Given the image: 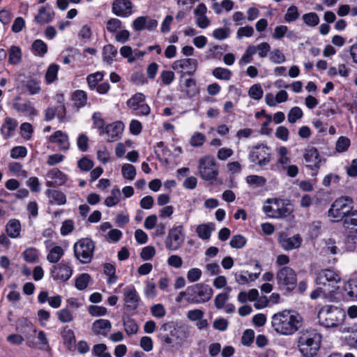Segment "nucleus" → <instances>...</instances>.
Instances as JSON below:
<instances>
[{
  "mask_svg": "<svg viewBox=\"0 0 357 357\" xmlns=\"http://www.w3.org/2000/svg\"><path fill=\"white\" fill-rule=\"evenodd\" d=\"M303 319L296 311L284 310L274 314L271 317L273 330L281 335H291L303 326Z\"/></svg>",
  "mask_w": 357,
  "mask_h": 357,
  "instance_id": "obj_1",
  "label": "nucleus"
},
{
  "mask_svg": "<svg viewBox=\"0 0 357 357\" xmlns=\"http://www.w3.org/2000/svg\"><path fill=\"white\" fill-rule=\"evenodd\" d=\"M322 335L316 329L307 328L299 333L298 348L305 357H313L320 349Z\"/></svg>",
  "mask_w": 357,
  "mask_h": 357,
  "instance_id": "obj_2",
  "label": "nucleus"
},
{
  "mask_svg": "<svg viewBox=\"0 0 357 357\" xmlns=\"http://www.w3.org/2000/svg\"><path fill=\"white\" fill-rule=\"evenodd\" d=\"M345 316V312L341 307L326 305L319 310L318 322L326 328H335L343 323Z\"/></svg>",
  "mask_w": 357,
  "mask_h": 357,
  "instance_id": "obj_3",
  "label": "nucleus"
},
{
  "mask_svg": "<svg viewBox=\"0 0 357 357\" xmlns=\"http://www.w3.org/2000/svg\"><path fill=\"white\" fill-rule=\"evenodd\" d=\"M263 211L268 218H283L292 213L293 207L288 199L271 198L264 202Z\"/></svg>",
  "mask_w": 357,
  "mask_h": 357,
  "instance_id": "obj_4",
  "label": "nucleus"
},
{
  "mask_svg": "<svg viewBox=\"0 0 357 357\" xmlns=\"http://www.w3.org/2000/svg\"><path fill=\"white\" fill-rule=\"evenodd\" d=\"M354 208V200L348 196H342L335 199L331 204L328 215L331 221L337 222L344 219Z\"/></svg>",
  "mask_w": 357,
  "mask_h": 357,
  "instance_id": "obj_5",
  "label": "nucleus"
},
{
  "mask_svg": "<svg viewBox=\"0 0 357 357\" xmlns=\"http://www.w3.org/2000/svg\"><path fill=\"white\" fill-rule=\"evenodd\" d=\"M187 302L192 304L204 303L213 294L211 287L204 283H197L186 288Z\"/></svg>",
  "mask_w": 357,
  "mask_h": 357,
  "instance_id": "obj_6",
  "label": "nucleus"
},
{
  "mask_svg": "<svg viewBox=\"0 0 357 357\" xmlns=\"http://www.w3.org/2000/svg\"><path fill=\"white\" fill-rule=\"evenodd\" d=\"M197 171L202 180L209 182L215 181L219 174L218 165L215 158L209 155L199 159Z\"/></svg>",
  "mask_w": 357,
  "mask_h": 357,
  "instance_id": "obj_7",
  "label": "nucleus"
},
{
  "mask_svg": "<svg viewBox=\"0 0 357 357\" xmlns=\"http://www.w3.org/2000/svg\"><path fill=\"white\" fill-rule=\"evenodd\" d=\"M340 276L333 270L322 269L316 273L315 282L324 287V291L333 293L337 289V284L340 282Z\"/></svg>",
  "mask_w": 357,
  "mask_h": 357,
  "instance_id": "obj_8",
  "label": "nucleus"
},
{
  "mask_svg": "<svg viewBox=\"0 0 357 357\" xmlns=\"http://www.w3.org/2000/svg\"><path fill=\"white\" fill-rule=\"evenodd\" d=\"M75 257L82 264L91 261L95 250V243L90 238L79 240L73 246Z\"/></svg>",
  "mask_w": 357,
  "mask_h": 357,
  "instance_id": "obj_9",
  "label": "nucleus"
},
{
  "mask_svg": "<svg viewBox=\"0 0 357 357\" xmlns=\"http://www.w3.org/2000/svg\"><path fill=\"white\" fill-rule=\"evenodd\" d=\"M248 159L260 167L268 165L271 159L269 147L264 144L253 146L248 154Z\"/></svg>",
  "mask_w": 357,
  "mask_h": 357,
  "instance_id": "obj_10",
  "label": "nucleus"
},
{
  "mask_svg": "<svg viewBox=\"0 0 357 357\" xmlns=\"http://www.w3.org/2000/svg\"><path fill=\"white\" fill-rule=\"evenodd\" d=\"M198 67V61L194 58H181L175 60L171 65L172 70L183 77L192 76Z\"/></svg>",
  "mask_w": 357,
  "mask_h": 357,
  "instance_id": "obj_11",
  "label": "nucleus"
},
{
  "mask_svg": "<svg viewBox=\"0 0 357 357\" xmlns=\"http://www.w3.org/2000/svg\"><path fill=\"white\" fill-rule=\"evenodd\" d=\"M185 232L182 225L174 226L167 234L165 244L167 250L176 251L182 245L185 240Z\"/></svg>",
  "mask_w": 357,
  "mask_h": 357,
  "instance_id": "obj_12",
  "label": "nucleus"
},
{
  "mask_svg": "<svg viewBox=\"0 0 357 357\" xmlns=\"http://www.w3.org/2000/svg\"><path fill=\"white\" fill-rule=\"evenodd\" d=\"M278 284L287 290L295 288L297 282V277L295 271L289 266H284L279 269L276 274Z\"/></svg>",
  "mask_w": 357,
  "mask_h": 357,
  "instance_id": "obj_13",
  "label": "nucleus"
},
{
  "mask_svg": "<svg viewBox=\"0 0 357 357\" xmlns=\"http://www.w3.org/2000/svg\"><path fill=\"white\" fill-rule=\"evenodd\" d=\"M73 266L71 263L65 260L54 265L50 269V273L55 281L66 282L72 276Z\"/></svg>",
  "mask_w": 357,
  "mask_h": 357,
  "instance_id": "obj_14",
  "label": "nucleus"
},
{
  "mask_svg": "<svg viewBox=\"0 0 357 357\" xmlns=\"http://www.w3.org/2000/svg\"><path fill=\"white\" fill-rule=\"evenodd\" d=\"M13 109L17 113L24 114L29 118H33L38 114V111L33 104L28 99H23L21 96H16L11 101Z\"/></svg>",
  "mask_w": 357,
  "mask_h": 357,
  "instance_id": "obj_15",
  "label": "nucleus"
},
{
  "mask_svg": "<svg viewBox=\"0 0 357 357\" xmlns=\"http://www.w3.org/2000/svg\"><path fill=\"white\" fill-rule=\"evenodd\" d=\"M304 160L307 163L306 168L312 171L311 176H316L320 169L322 159L319 153L318 150L314 147L306 149L303 155Z\"/></svg>",
  "mask_w": 357,
  "mask_h": 357,
  "instance_id": "obj_16",
  "label": "nucleus"
},
{
  "mask_svg": "<svg viewBox=\"0 0 357 357\" xmlns=\"http://www.w3.org/2000/svg\"><path fill=\"white\" fill-rule=\"evenodd\" d=\"M45 181V184L47 188L61 186L66 183L68 176L58 168H53L47 172Z\"/></svg>",
  "mask_w": 357,
  "mask_h": 357,
  "instance_id": "obj_17",
  "label": "nucleus"
},
{
  "mask_svg": "<svg viewBox=\"0 0 357 357\" xmlns=\"http://www.w3.org/2000/svg\"><path fill=\"white\" fill-rule=\"evenodd\" d=\"M178 87L188 98L195 97L198 93L196 80L192 77L185 78L183 75H179Z\"/></svg>",
  "mask_w": 357,
  "mask_h": 357,
  "instance_id": "obj_18",
  "label": "nucleus"
},
{
  "mask_svg": "<svg viewBox=\"0 0 357 357\" xmlns=\"http://www.w3.org/2000/svg\"><path fill=\"white\" fill-rule=\"evenodd\" d=\"M126 307L128 310H135L138 307L140 297L133 285L127 286L123 289Z\"/></svg>",
  "mask_w": 357,
  "mask_h": 357,
  "instance_id": "obj_19",
  "label": "nucleus"
},
{
  "mask_svg": "<svg viewBox=\"0 0 357 357\" xmlns=\"http://www.w3.org/2000/svg\"><path fill=\"white\" fill-rule=\"evenodd\" d=\"M112 12L119 17H128L132 13V3L130 0H115L112 3Z\"/></svg>",
  "mask_w": 357,
  "mask_h": 357,
  "instance_id": "obj_20",
  "label": "nucleus"
},
{
  "mask_svg": "<svg viewBox=\"0 0 357 357\" xmlns=\"http://www.w3.org/2000/svg\"><path fill=\"white\" fill-rule=\"evenodd\" d=\"M49 143L56 144L59 149L66 151L70 148V142L68 135L61 130H56L53 134L47 137Z\"/></svg>",
  "mask_w": 357,
  "mask_h": 357,
  "instance_id": "obj_21",
  "label": "nucleus"
},
{
  "mask_svg": "<svg viewBox=\"0 0 357 357\" xmlns=\"http://www.w3.org/2000/svg\"><path fill=\"white\" fill-rule=\"evenodd\" d=\"M112 329V323L105 319L96 320L91 326V331L95 335L103 337H107Z\"/></svg>",
  "mask_w": 357,
  "mask_h": 357,
  "instance_id": "obj_22",
  "label": "nucleus"
},
{
  "mask_svg": "<svg viewBox=\"0 0 357 357\" xmlns=\"http://www.w3.org/2000/svg\"><path fill=\"white\" fill-rule=\"evenodd\" d=\"M124 125L121 121H116L105 126V134L107 135V141L116 142L119 140L123 131Z\"/></svg>",
  "mask_w": 357,
  "mask_h": 357,
  "instance_id": "obj_23",
  "label": "nucleus"
},
{
  "mask_svg": "<svg viewBox=\"0 0 357 357\" xmlns=\"http://www.w3.org/2000/svg\"><path fill=\"white\" fill-rule=\"evenodd\" d=\"M22 91H26L29 95H36L40 93L41 82L39 79L29 76L25 80L21 82Z\"/></svg>",
  "mask_w": 357,
  "mask_h": 357,
  "instance_id": "obj_24",
  "label": "nucleus"
},
{
  "mask_svg": "<svg viewBox=\"0 0 357 357\" xmlns=\"http://www.w3.org/2000/svg\"><path fill=\"white\" fill-rule=\"evenodd\" d=\"M55 16L54 11L50 8L41 6L34 16V22L39 25L48 24L54 20Z\"/></svg>",
  "mask_w": 357,
  "mask_h": 357,
  "instance_id": "obj_25",
  "label": "nucleus"
},
{
  "mask_svg": "<svg viewBox=\"0 0 357 357\" xmlns=\"http://www.w3.org/2000/svg\"><path fill=\"white\" fill-rule=\"evenodd\" d=\"M302 241V238L298 234L294 235L291 237L282 235L279 238V243L281 247L285 250H291L298 248L301 246Z\"/></svg>",
  "mask_w": 357,
  "mask_h": 357,
  "instance_id": "obj_26",
  "label": "nucleus"
},
{
  "mask_svg": "<svg viewBox=\"0 0 357 357\" xmlns=\"http://www.w3.org/2000/svg\"><path fill=\"white\" fill-rule=\"evenodd\" d=\"M45 194L49 199L50 204H56L59 206H61L66 204V196L61 190L51 189V188H48V189L45 190Z\"/></svg>",
  "mask_w": 357,
  "mask_h": 357,
  "instance_id": "obj_27",
  "label": "nucleus"
},
{
  "mask_svg": "<svg viewBox=\"0 0 357 357\" xmlns=\"http://www.w3.org/2000/svg\"><path fill=\"white\" fill-rule=\"evenodd\" d=\"M21 321L24 326L29 328L33 333H37L38 344L41 345L43 349H47L49 347V340L45 331H37L36 327L26 318H23Z\"/></svg>",
  "mask_w": 357,
  "mask_h": 357,
  "instance_id": "obj_28",
  "label": "nucleus"
},
{
  "mask_svg": "<svg viewBox=\"0 0 357 357\" xmlns=\"http://www.w3.org/2000/svg\"><path fill=\"white\" fill-rule=\"evenodd\" d=\"M17 124L18 123L17 120L10 117H6L1 127V132L4 138L7 139L13 135Z\"/></svg>",
  "mask_w": 357,
  "mask_h": 357,
  "instance_id": "obj_29",
  "label": "nucleus"
},
{
  "mask_svg": "<svg viewBox=\"0 0 357 357\" xmlns=\"http://www.w3.org/2000/svg\"><path fill=\"white\" fill-rule=\"evenodd\" d=\"M259 276V273H249L248 271H240L234 274L235 280L239 284H245L250 282L256 280Z\"/></svg>",
  "mask_w": 357,
  "mask_h": 357,
  "instance_id": "obj_30",
  "label": "nucleus"
},
{
  "mask_svg": "<svg viewBox=\"0 0 357 357\" xmlns=\"http://www.w3.org/2000/svg\"><path fill=\"white\" fill-rule=\"evenodd\" d=\"M22 227L20 220L17 219L10 220L6 225V231L8 236L11 238L20 237Z\"/></svg>",
  "mask_w": 357,
  "mask_h": 357,
  "instance_id": "obj_31",
  "label": "nucleus"
},
{
  "mask_svg": "<svg viewBox=\"0 0 357 357\" xmlns=\"http://www.w3.org/2000/svg\"><path fill=\"white\" fill-rule=\"evenodd\" d=\"M123 326L128 336L137 334L139 331V326L135 320L128 316L123 318Z\"/></svg>",
  "mask_w": 357,
  "mask_h": 357,
  "instance_id": "obj_32",
  "label": "nucleus"
},
{
  "mask_svg": "<svg viewBox=\"0 0 357 357\" xmlns=\"http://www.w3.org/2000/svg\"><path fill=\"white\" fill-rule=\"evenodd\" d=\"M87 100V93L83 90H76L72 94L73 104L78 109L84 107Z\"/></svg>",
  "mask_w": 357,
  "mask_h": 357,
  "instance_id": "obj_33",
  "label": "nucleus"
},
{
  "mask_svg": "<svg viewBox=\"0 0 357 357\" xmlns=\"http://www.w3.org/2000/svg\"><path fill=\"white\" fill-rule=\"evenodd\" d=\"M64 255V250L59 245H54L50 248L47 259L50 263L58 264Z\"/></svg>",
  "mask_w": 357,
  "mask_h": 357,
  "instance_id": "obj_34",
  "label": "nucleus"
},
{
  "mask_svg": "<svg viewBox=\"0 0 357 357\" xmlns=\"http://www.w3.org/2000/svg\"><path fill=\"white\" fill-rule=\"evenodd\" d=\"M118 53L117 48L113 45L109 44L104 46L102 50L103 61L106 63L111 64L114 61V58Z\"/></svg>",
  "mask_w": 357,
  "mask_h": 357,
  "instance_id": "obj_35",
  "label": "nucleus"
},
{
  "mask_svg": "<svg viewBox=\"0 0 357 357\" xmlns=\"http://www.w3.org/2000/svg\"><path fill=\"white\" fill-rule=\"evenodd\" d=\"M22 54L21 49L13 45L8 50V62L11 65H17L22 61Z\"/></svg>",
  "mask_w": 357,
  "mask_h": 357,
  "instance_id": "obj_36",
  "label": "nucleus"
},
{
  "mask_svg": "<svg viewBox=\"0 0 357 357\" xmlns=\"http://www.w3.org/2000/svg\"><path fill=\"white\" fill-rule=\"evenodd\" d=\"M104 75L105 73L100 71L89 74L86 77V82L89 89L94 90L96 87L100 84V82L103 79Z\"/></svg>",
  "mask_w": 357,
  "mask_h": 357,
  "instance_id": "obj_37",
  "label": "nucleus"
},
{
  "mask_svg": "<svg viewBox=\"0 0 357 357\" xmlns=\"http://www.w3.org/2000/svg\"><path fill=\"white\" fill-rule=\"evenodd\" d=\"M343 225L346 229L357 231V210L353 208L344 219Z\"/></svg>",
  "mask_w": 357,
  "mask_h": 357,
  "instance_id": "obj_38",
  "label": "nucleus"
},
{
  "mask_svg": "<svg viewBox=\"0 0 357 357\" xmlns=\"http://www.w3.org/2000/svg\"><path fill=\"white\" fill-rule=\"evenodd\" d=\"M213 229V226L212 224H202L197 226L196 232L200 238L208 240L211 237Z\"/></svg>",
  "mask_w": 357,
  "mask_h": 357,
  "instance_id": "obj_39",
  "label": "nucleus"
},
{
  "mask_svg": "<svg viewBox=\"0 0 357 357\" xmlns=\"http://www.w3.org/2000/svg\"><path fill=\"white\" fill-rule=\"evenodd\" d=\"M289 153L287 148L284 146H280L278 149V162L282 167V168H286V166L289 165L291 162L290 158L288 155Z\"/></svg>",
  "mask_w": 357,
  "mask_h": 357,
  "instance_id": "obj_40",
  "label": "nucleus"
},
{
  "mask_svg": "<svg viewBox=\"0 0 357 357\" xmlns=\"http://www.w3.org/2000/svg\"><path fill=\"white\" fill-rule=\"evenodd\" d=\"M31 50L36 55L43 56L47 52V45L43 40L37 39L32 43Z\"/></svg>",
  "mask_w": 357,
  "mask_h": 357,
  "instance_id": "obj_41",
  "label": "nucleus"
},
{
  "mask_svg": "<svg viewBox=\"0 0 357 357\" xmlns=\"http://www.w3.org/2000/svg\"><path fill=\"white\" fill-rule=\"evenodd\" d=\"M58 320L62 324L70 323L74 320V315L72 311L67 307H63L56 313Z\"/></svg>",
  "mask_w": 357,
  "mask_h": 357,
  "instance_id": "obj_42",
  "label": "nucleus"
},
{
  "mask_svg": "<svg viewBox=\"0 0 357 357\" xmlns=\"http://www.w3.org/2000/svg\"><path fill=\"white\" fill-rule=\"evenodd\" d=\"M8 167L9 171L16 176L26 178L28 176V172L23 169L22 165L20 162H10Z\"/></svg>",
  "mask_w": 357,
  "mask_h": 357,
  "instance_id": "obj_43",
  "label": "nucleus"
},
{
  "mask_svg": "<svg viewBox=\"0 0 357 357\" xmlns=\"http://www.w3.org/2000/svg\"><path fill=\"white\" fill-rule=\"evenodd\" d=\"M213 75L221 80L228 81L232 76V73L230 70L222 67H217L213 70Z\"/></svg>",
  "mask_w": 357,
  "mask_h": 357,
  "instance_id": "obj_44",
  "label": "nucleus"
},
{
  "mask_svg": "<svg viewBox=\"0 0 357 357\" xmlns=\"http://www.w3.org/2000/svg\"><path fill=\"white\" fill-rule=\"evenodd\" d=\"M104 273L108 277L107 282L109 284L116 283L117 281V276L116 275L115 266L109 263L104 265Z\"/></svg>",
  "mask_w": 357,
  "mask_h": 357,
  "instance_id": "obj_45",
  "label": "nucleus"
},
{
  "mask_svg": "<svg viewBox=\"0 0 357 357\" xmlns=\"http://www.w3.org/2000/svg\"><path fill=\"white\" fill-rule=\"evenodd\" d=\"M144 293L148 298H155L158 296L155 283L151 280H147L145 282V287L144 288Z\"/></svg>",
  "mask_w": 357,
  "mask_h": 357,
  "instance_id": "obj_46",
  "label": "nucleus"
},
{
  "mask_svg": "<svg viewBox=\"0 0 357 357\" xmlns=\"http://www.w3.org/2000/svg\"><path fill=\"white\" fill-rule=\"evenodd\" d=\"M60 335L64 344H71L75 341L74 332L68 326H64L60 330Z\"/></svg>",
  "mask_w": 357,
  "mask_h": 357,
  "instance_id": "obj_47",
  "label": "nucleus"
},
{
  "mask_svg": "<svg viewBox=\"0 0 357 357\" xmlns=\"http://www.w3.org/2000/svg\"><path fill=\"white\" fill-rule=\"evenodd\" d=\"M304 23L309 26H316L319 24L320 20L316 13L310 12L302 16Z\"/></svg>",
  "mask_w": 357,
  "mask_h": 357,
  "instance_id": "obj_48",
  "label": "nucleus"
},
{
  "mask_svg": "<svg viewBox=\"0 0 357 357\" xmlns=\"http://www.w3.org/2000/svg\"><path fill=\"white\" fill-rule=\"evenodd\" d=\"M263 95L264 91L259 84L252 85L248 90V96L253 100H259L262 98Z\"/></svg>",
  "mask_w": 357,
  "mask_h": 357,
  "instance_id": "obj_49",
  "label": "nucleus"
},
{
  "mask_svg": "<svg viewBox=\"0 0 357 357\" xmlns=\"http://www.w3.org/2000/svg\"><path fill=\"white\" fill-rule=\"evenodd\" d=\"M299 16L300 13L298 12V8L296 6L292 5L287 8V12L284 16V19L286 22L290 23L297 20L299 18Z\"/></svg>",
  "mask_w": 357,
  "mask_h": 357,
  "instance_id": "obj_50",
  "label": "nucleus"
},
{
  "mask_svg": "<svg viewBox=\"0 0 357 357\" xmlns=\"http://www.w3.org/2000/svg\"><path fill=\"white\" fill-rule=\"evenodd\" d=\"M144 100L145 96L142 93H137L128 100L127 105L133 110H137V107Z\"/></svg>",
  "mask_w": 357,
  "mask_h": 357,
  "instance_id": "obj_51",
  "label": "nucleus"
},
{
  "mask_svg": "<svg viewBox=\"0 0 357 357\" xmlns=\"http://www.w3.org/2000/svg\"><path fill=\"white\" fill-rule=\"evenodd\" d=\"M120 202V191L117 188H114L111 191V195L105 199V204L107 207L116 206Z\"/></svg>",
  "mask_w": 357,
  "mask_h": 357,
  "instance_id": "obj_52",
  "label": "nucleus"
},
{
  "mask_svg": "<svg viewBox=\"0 0 357 357\" xmlns=\"http://www.w3.org/2000/svg\"><path fill=\"white\" fill-rule=\"evenodd\" d=\"M121 173L124 178L132 181L136 176V169L132 165L126 163L123 165Z\"/></svg>",
  "mask_w": 357,
  "mask_h": 357,
  "instance_id": "obj_53",
  "label": "nucleus"
},
{
  "mask_svg": "<svg viewBox=\"0 0 357 357\" xmlns=\"http://www.w3.org/2000/svg\"><path fill=\"white\" fill-rule=\"evenodd\" d=\"M90 280L89 274L82 273L76 278L75 286L78 290H84L88 287Z\"/></svg>",
  "mask_w": 357,
  "mask_h": 357,
  "instance_id": "obj_54",
  "label": "nucleus"
},
{
  "mask_svg": "<svg viewBox=\"0 0 357 357\" xmlns=\"http://www.w3.org/2000/svg\"><path fill=\"white\" fill-rule=\"evenodd\" d=\"M92 120L94 126L98 129L99 135H102L105 134V121L102 117V114L100 112H95L92 116Z\"/></svg>",
  "mask_w": 357,
  "mask_h": 357,
  "instance_id": "obj_55",
  "label": "nucleus"
},
{
  "mask_svg": "<svg viewBox=\"0 0 357 357\" xmlns=\"http://www.w3.org/2000/svg\"><path fill=\"white\" fill-rule=\"evenodd\" d=\"M107 350V347L105 344H96L93 347L92 354L97 357H112Z\"/></svg>",
  "mask_w": 357,
  "mask_h": 357,
  "instance_id": "obj_56",
  "label": "nucleus"
},
{
  "mask_svg": "<svg viewBox=\"0 0 357 357\" xmlns=\"http://www.w3.org/2000/svg\"><path fill=\"white\" fill-rule=\"evenodd\" d=\"M38 250L34 248H29L23 252V257L26 261L29 263H35L38 259Z\"/></svg>",
  "mask_w": 357,
  "mask_h": 357,
  "instance_id": "obj_57",
  "label": "nucleus"
},
{
  "mask_svg": "<svg viewBox=\"0 0 357 357\" xmlns=\"http://www.w3.org/2000/svg\"><path fill=\"white\" fill-rule=\"evenodd\" d=\"M206 141V136L200 132H195L190 139L189 143L192 147H200Z\"/></svg>",
  "mask_w": 357,
  "mask_h": 357,
  "instance_id": "obj_58",
  "label": "nucleus"
},
{
  "mask_svg": "<svg viewBox=\"0 0 357 357\" xmlns=\"http://www.w3.org/2000/svg\"><path fill=\"white\" fill-rule=\"evenodd\" d=\"M250 46L254 47L255 54L258 53L259 56L262 59L265 58L271 50V46L266 42H262L257 45Z\"/></svg>",
  "mask_w": 357,
  "mask_h": 357,
  "instance_id": "obj_59",
  "label": "nucleus"
},
{
  "mask_svg": "<svg viewBox=\"0 0 357 357\" xmlns=\"http://www.w3.org/2000/svg\"><path fill=\"white\" fill-rule=\"evenodd\" d=\"M303 116V112L299 107H292L287 115L288 121L290 123H296L298 119H301Z\"/></svg>",
  "mask_w": 357,
  "mask_h": 357,
  "instance_id": "obj_60",
  "label": "nucleus"
},
{
  "mask_svg": "<svg viewBox=\"0 0 357 357\" xmlns=\"http://www.w3.org/2000/svg\"><path fill=\"white\" fill-rule=\"evenodd\" d=\"M230 34L231 30L229 27L215 29L212 33L213 38L218 40H223L228 38Z\"/></svg>",
  "mask_w": 357,
  "mask_h": 357,
  "instance_id": "obj_61",
  "label": "nucleus"
},
{
  "mask_svg": "<svg viewBox=\"0 0 357 357\" xmlns=\"http://www.w3.org/2000/svg\"><path fill=\"white\" fill-rule=\"evenodd\" d=\"M345 290L349 297L357 298V278H352L348 281Z\"/></svg>",
  "mask_w": 357,
  "mask_h": 357,
  "instance_id": "obj_62",
  "label": "nucleus"
},
{
  "mask_svg": "<svg viewBox=\"0 0 357 357\" xmlns=\"http://www.w3.org/2000/svg\"><path fill=\"white\" fill-rule=\"evenodd\" d=\"M350 139L344 136H341L338 138L335 144V149L338 153L345 152L350 146Z\"/></svg>",
  "mask_w": 357,
  "mask_h": 357,
  "instance_id": "obj_63",
  "label": "nucleus"
},
{
  "mask_svg": "<svg viewBox=\"0 0 357 357\" xmlns=\"http://www.w3.org/2000/svg\"><path fill=\"white\" fill-rule=\"evenodd\" d=\"M246 242L247 240L245 236L238 234L232 236L230 240L229 245L233 248L241 249L245 245Z\"/></svg>",
  "mask_w": 357,
  "mask_h": 357,
  "instance_id": "obj_64",
  "label": "nucleus"
}]
</instances>
